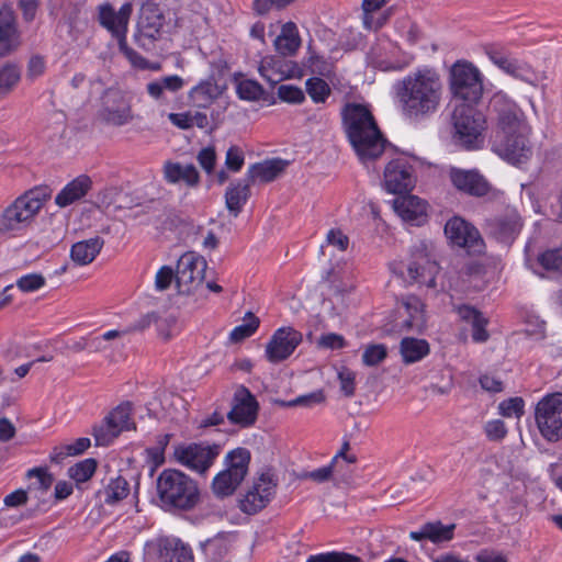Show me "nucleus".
Here are the masks:
<instances>
[{
	"instance_id": "a18cd8bd",
	"label": "nucleus",
	"mask_w": 562,
	"mask_h": 562,
	"mask_svg": "<svg viewBox=\"0 0 562 562\" xmlns=\"http://www.w3.org/2000/svg\"><path fill=\"white\" fill-rule=\"evenodd\" d=\"M20 69L12 64L0 68V93L9 92L20 80Z\"/></svg>"
},
{
	"instance_id": "a211bd4d",
	"label": "nucleus",
	"mask_w": 562,
	"mask_h": 562,
	"mask_svg": "<svg viewBox=\"0 0 562 562\" xmlns=\"http://www.w3.org/2000/svg\"><path fill=\"white\" fill-rule=\"evenodd\" d=\"M425 305L422 300L415 295L403 299L396 311V318L392 325V330L415 331L420 334L426 327Z\"/></svg>"
},
{
	"instance_id": "0e129e2a",
	"label": "nucleus",
	"mask_w": 562,
	"mask_h": 562,
	"mask_svg": "<svg viewBox=\"0 0 562 562\" xmlns=\"http://www.w3.org/2000/svg\"><path fill=\"white\" fill-rule=\"evenodd\" d=\"M196 159L206 173L211 175L214 171L216 164V153L214 147L202 148L199 151Z\"/></svg>"
},
{
	"instance_id": "680f3d73",
	"label": "nucleus",
	"mask_w": 562,
	"mask_h": 562,
	"mask_svg": "<svg viewBox=\"0 0 562 562\" xmlns=\"http://www.w3.org/2000/svg\"><path fill=\"white\" fill-rule=\"evenodd\" d=\"M172 281L176 282V271L169 266H162L156 273L155 288L158 291H165Z\"/></svg>"
},
{
	"instance_id": "a19ab883",
	"label": "nucleus",
	"mask_w": 562,
	"mask_h": 562,
	"mask_svg": "<svg viewBox=\"0 0 562 562\" xmlns=\"http://www.w3.org/2000/svg\"><path fill=\"white\" fill-rule=\"evenodd\" d=\"M128 491L127 481L122 476H117L111 480L110 484L106 486L104 501L108 504L116 503L125 498L128 495Z\"/></svg>"
},
{
	"instance_id": "603ef678",
	"label": "nucleus",
	"mask_w": 562,
	"mask_h": 562,
	"mask_svg": "<svg viewBox=\"0 0 562 562\" xmlns=\"http://www.w3.org/2000/svg\"><path fill=\"white\" fill-rule=\"evenodd\" d=\"M203 549L205 552L213 553L217 558L223 557L229 549L228 536L221 533L212 539H207L203 543Z\"/></svg>"
},
{
	"instance_id": "7ed1b4c3",
	"label": "nucleus",
	"mask_w": 562,
	"mask_h": 562,
	"mask_svg": "<svg viewBox=\"0 0 562 562\" xmlns=\"http://www.w3.org/2000/svg\"><path fill=\"white\" fill-rule=\"evenodd\" d=\"M156 491L161 507L167 510H191L200 502L196 481L180 470H162L156 479Z\"/></svg>"
},
{
	"instance_id": "5fc2aeb1",
	"label": "nucleus",
	"mask_w": 562,
	"mask_h": 562,
	"mask_svg": "<svg viewBox=\"0 0 562 562\" xmlns=\"http://www.w3.org/2000/svg\"><path fill=\"white\" fill-rule=\"evenodd\" d=\"M245 162V155L240 147L233 145L226 151L225 166L232 172H238Z\"/></svg>"
},
{
	"instance_id": "2f4dec72",
	"label": "nucleus",
	"mask_w": 562,
	"mask_h": 562,
	"mask_svg": "<svg viewBox=\"0 0 562 562\" xmlns=\"http://www.w3.org/2000/svg\"><path fill=\"white\" fill-rule=\"evenodd\" d=\"M250 182L245 177L236 182H232L225 192V204L227 210L234 216H237L243 206L250 196Z\"/></svg>"
},
{
	"instance_id": "79ce46f5",
	"label": "nucleus",
	"mask_w": 562,
	"mask_h": 562,
	"mask_svg": "<svg viewBox=\"0 0 562 562\" xmlns=\"http://www.w3.org/2000/svg\"><path fill=\"white\" fill-rule=\"evenodd\" d=\"M97 461L92 458L82 460L68 469V475L78 483L88 481L95 472Z\"/></svg>"
},
{
	"instance_id": "dca6fc26",
	"label": "nucleus",
	"mask_w": 562,
	"mask_h": 562,
	"mask_svg": "<svg viewBox=\"0 0 562 562\" xmlns=\"http://www.w3.org/2000/svg\"><path fill=\"white\" fill-rule=\"evenodd\" d=\"M490 106L492 112L496 115V132L507 133L526 130L522 111L505 93H495L491 99Z\"/></svg>"
},
{
	"instance_id": "39448f33",
	"label": "nucleus",
	"mask_w": 562,
	"mask_h": 562,
	"mask_svg": "<svg viewBox=\"0 0 562 562\" xmlns=\"http://www.w3.org/2000/svg\"><path fill=\"white\" fill-rule=\"evenodd\" d=\"M474 104H457L451 115L454 138L467 149L479 148L483 143L485 117Z\"/></svg>"
},
{
	"instance_id": "4468645a",
	"label": "nucleus",
	"mask_w": 562,
	"mask_h": 562,
	"mask_svg": "<svg viewBox=\"0 0 562 562\" xmlns=\"http://www.w3.org/2000/svg\"><path fill=\"white\" fill-rule=\"evenodd\" d=\"M164 24L165 15L159 4L154 0H146L139 9L135 42L142 47L154 43L160 37Z\"/></svg>"
},
{
	"instance_id": "393cba45",
	"label": "nucleus",
	"mask_w": 562,
	"mask_h": 562,
	"mask_svg": "<svg viewBox=\"0 0 562 562\" xmlns=\"http://www.w3.org/2000/svg\"><path fill=\"white\" fill-rule=\"evenodd\" d=\"M438 271V265L423 252H419L407 266V273L411 281L426 285L427 288L436 286V276Z\"/></svg>"
},
{
	"instance_id": "9b49d317",
	"label": "nucleus",
	"mask_w": 562,
	"mask_h": 562,
	"mask_svg": "<svg viewBox=\"0 0 562 562\" xmlns=\"http://www.w3.org/2000/svg\"><path fill=\"white\" fill-rule=\"evenodd\" d=\"M144 554L149 562H193L191 549L179 539L169 537L148 540Z\"/></svg>"
},
{
	"instance_id": "4d7b16f0",
	"label": "nucleus",
	"mask_w": 562,
	"mask_h": 562,
	"mask_svg": "<svg viewBox=\"0 0 562 562\" xmlns=\"http://www.w3.org/2000/svg\"><path fill=\"white\" fill-rule=\"evenodd\" d=\"M340 472V469H337V461H331L330 464L327 467H323L319 469H316L314 471L305 472L302 477L303 479H310L317 483L326 482L330 479L333 473Z\"/></svg>"
},
{
	"instance_id": "052dcab7",
	"label": "nucleus",
	"mask_w": 562,
	"mask_h": 562,
	"mask_svg": "<svg viewBox=\"0 0 562 562\" xmlns=\"http://www.w3.org/2000/svg\"><path fill=\"white\" fill-rule=\"evenodd\" d=\"M278 97L289 103H301L304 100L302 89L292 85H281L278 88Z\"/></svg>"
},
{
	"instance_id": "6e6d98bb",
	"label": "nucleus",
	"mask_w": 562,
	"mask_h": 562,
	"mask_svg": "<svg viewBox=\"0 0 562 562\" xmlns=\"http://www.w3.org/2000/svg\"><path fill=\"white\" fill-rule=\"evenodd\" d=\"M46 283L45 278L40 273H30L21 277L16 281V286L22 292H34L41 288H43Z\"/></svg>"
},
{
	"instance_id": "4c0bfd02",
	"label": "nucleus",
	"mask_w": 562,
	"mask_h": 562,
	"mask_svg": "<svg viewBox=\"0 0 562 562\" xmlns=\"http://www.w3.org/2000/svg\"><path fill=\"white\" fill-rule=\"evenodd\" d=\"M250 459V451L238 447L226 454L224 459L225 469L245 479L248 474Z\"/></svg>"
},
{
	"instance_id": "c756f323",
	"label": "nucleus",
	"mask_w": 562,
	"mask_h": 562,
	"mask_svg": "<svg viewBox=\"0 0 562 562\" xmlns=\"http://www.w3.org/2000/svg\"><path fill=\"white\" fill-rule=\"evenodd\" d=\"M456 525L445 526L440 520L426 522L418 531H411L409 538L414 541L429 540L434 543L450 541L453 538Z\"/></svg>"
},
{
	"instance_id": "1a4fd4ad",
	"label": "nucleus",
	"mask_w": 562,
	"mask_h": 562,
	"mask_svg": "<svg viewBox=\"0 0 562 562\" xmlns=\"http://www.w3.org/2000/svg\"><path fill=\"white\" fill-rule=\"evenodd\" d=\"M221 450L222 446L220 443L192 442L177 446L173 456L180 464L204 474L213 465Z\"/></svg>"
},
{
	"instance_id": "69168bd1",
	"label": "nucleus",
	"mask_w": 562,
	"mask_h": 562,
	"mask_svg": "<svg viewBox=\"0 0 562 562\" xmlns=\"http://www.w3.org/2000/svg\"><path fill=\"white\" fill-rule=\"evenodd\" d=\"M324 401H325V395H324L323 391H316V392H312L306 395H301V396L296 397L295 400H292V401L285 403V405L289 407L299 406V405L312 406L315 404H319Z\"/></svg>"
},
{
	"instance_id": "7c9ffc66",
	"label": "nucleus",
	"mask_w": 562,
	"mask_h": 562,
	"mask_svg": "<svg viewBox=\"0 0 562 562\" xmlns=\"http://www.w3.org/2000/svg\"><path fill=\"white\" fill-rule=\"evenodd\" d=\"M91 184L92 181L88 176L81 175L77 177L56 195L55 203L59 207H66L81 200L91 189Z\"/></svg>"
},
{
	"instance_id": "a878e982",
	"label": "nucleus",
	"mask_w": 562,
	"mask_h": 562,
	"mask_svg": "<svg viewBox=\"0 0 562 562\" xmlns=\"http://www.w3.org/2000/svg\"><path fill=\"white\" fill-rule=\"evenodd\" d=\"M487 234L496 240L510 244L518 235L521 223L516 214L491 218L486 222Z\"/></svg>"
},
{
	"instance_id": "9d476101",
	"label": "nucleus",
	"mask_w": 562,
	"mask_h": 562,
	"mask_svg": "<svg viewBox=\"0 0 562 562\" xmlns=\"http://www.w3.org/2000/svg\"><path fill=\"white\" fill-rule=\"evenodd\" d=\"M207 263L206 260L195 254H183L176 269V285L180 294L189 295L193 293L203 282Z\"/></svg>"
},
{
	"instance_id": "338daca9",
	"label": "nucleus",
	"mask_w": 562,
	"mask_h": 562,
	"mask_svg": "<svg viewBox=\"0 0 562 562\" xmlns=\"http://www.w3.org/2000/svg\"><path fill=\"white\" fill-rule=\"evenodd\" d=\"M46 63L44 57L34 55L27 63L26 76L30 79H36L45 72Z\"/></svg>"
},
{
	"instance_id": "c03bdc74",
	"label": "nucleus",
	"mask_w": 562,
	"mask_h": 562,
	"mask_svg": "<svg viewBox=\"0 0 562 562\" xmlns=\"http://www.w3.org/2000/svg\"><path fill=\"white\" fill-rule=\"evenodd\" d=\"M263 88L255 80L245 79L237 85V94L247 101H257L263 94Z\"/></svg>"
},
{
	"instance_id": "5701e85b",
	"label": "nucleus",
	"mask_w": 562,
	"mask_h": 562,
	"mask_svg": "<svg viewBox=\"0 0 562 562\" xmlns=\"http://www.w3.org/2000/svg\"><path fill=\"white\" fill-rule=\"evenodd\" d=\"M449 176L452 184L467 194L483 196L490 190L487 181L477 171L452 168Z\"/></svg>"
},
{
	"instance_id": "c9c22d12",
	"label": "nucleus",
	"mask_w": 562,
	"mask_h": 562,
	"mask_svg": "<svg viewBox=\"0 0 562 562\" xmlns=\"http://www.w3.org/2000/svg\"><path fill=\"white\" fill-rule=\"evenodd\" d=\"M301 45V38L297 33V27L293 22H286L280 35L274 40V46L278 53L283 56L294 55Z\"/></svg>"
},
{
	"instance_id": "09e8293b",
	"label": "nucleus",
	"mask_w": 562,
	"mask_h": 562,
	"mask_svg": "<svg viewBox=\"0 0 562 562\" xmlns=\"http://www.w3.org/2000/svg\"><path fill=\"white\" fill-rule=\"evenodd\" d=\"M26 476L29 479L36 477V482L30 485V490H37L41 492H47L53 482L54 477L50 473H48L46 470L41 468H34L27 471Z\"/></svg>"
},
{
	"instance_id": "f8f14e48",
	"label": "nucleus",
	"mask_w": 562,
	"mask_h": 562,
	"mask_svg": "<svg viewBox=\"0 0 562 562\" xmlns=\"http://www.w3.org/2000/svg\"><path fill=\"white\" fill-rule=\"evenodd\" d=\"M445 235L453 246L465 249L469 255H482L485 250L480 232L462 217L450 218L445 225Z\"/></svg>"
},
{
	"instance_id": "72a5a7b5",
	"label": "nucleus",
	"mask_w": 562,
	"mask_h": 562,
	"mask_svg": "<svg viewBox=\"0 0 562 562\" xmlns=\"http://www.w3.org/2000/svg\"><path fill=\"white\" fill-rule=\"evenodd\" d=\"M460 318L472 326V338L476 342H484L488 339L490 335L486 330L487 319L476 308L462 305L458 308Z\"/></svg>"
},
{
	"instance_id": "49530a36",
	"label": "nucleus",
	"mask_w": 562,
	"mask_h": 562,
	"mask_svg": "<svg viewBox=\"0 0 562 562\" xmlns=\"http://www.w3.org/2000/svg\"><path fill=\"white\" fill-rule=\"evenodd\" d=\"M387 357V348L383 344H372L366 347L362 362L367 367H374Z\"/></svg>"
},
{
	"instance_id": "20e7f679",
	"label": "nucleus",
	"mask_w": 562,
	"mask_h": 562,
	"mask_svg": "<svg viewBox=\"0 0 562 562\" xmlns=\"http://www.w3.org/2000/svg\"><path fill=\"white\" fill-rule=\"evenodd\" d=\"M52 192L48 186H41L16 198L0 214V235H13L30 226Z\"/></svg>"
},
{
	"instance_id": "de8ad7c7",
	"label": "nucleus",
	"mask_w": 562,
	"mask_h": 562,
	"mask_svg": "<svg viewBox=\"0 0 562 562\" xmlns=\"http://www.w3.org/2000/svg\"><path fill=\"white\" fill-rule=\"evenodd\" d=\"M306 562H363L359 557L340 551L310 555Z\"/></svg>"
},
{
	"instance_id": "aec40b11",
	"label": "nucleus",
	"mask_w": 562,
	"mask_h": 562,
	"mask_svg": "<svg viewBox=\"0 0 562 562\" xmlns=\"http://www.w3.org/2000/svg\"><path fill=\"white\" fill-rule=\"evenodd\" d=\"M276 487L273 475L269 472L262 473L239 501L240 510L248 515L257 514L268 505Z\"/></svg>"
},
{
	"instance_id": "f704fd0d",
	"label": "nucleus",
	"mask_w": 562,
	"mask_h": 562,
	"mask_svg": "<svg viewBox=\"0 0 562 562\" xmlns=\"http://www.w3.org/2000/svg\"><path fill=\"white\" fill-rule=\"evenodd\" d=\"M429 352L430 346L426 339L404 337L400 342V353L405 364L418 362Z\"/></svg>"
},
{
	"instance_id": "2eb2a0df",
	"label": "nucleus",
	"mask_w": 562,
	"mask_h": 562,
	"mask_svg": "<svg viewBox=\"0 0 562 562\" xmlns=\"http://www.w3.org/2000/svg\"><path fill=\"white\" fill-rule=\"evenodd\" d=\"M524 132H495L493 150L512 164L526 161L531 156V148Z\"/></svg>"
},
{
	"instance_id": "b1692460",
	"label": "nucleus",
	"mask_w": 562,
	"mask_h": 562,
	"mask_svg": "<svg viewBox=\"0 0 562 562\" xmlns=\"http://www.w3.org/2000/svg\"><path fill=\"white\" fill-rule=\"evenodd\" d=\"M19 45L14 12L9 7H2L0 9V57L11 54Z\"/></svg>"
},
{
	"instance_id": "c85d7f7f",
	"label": "nucleus",
	"mask_w": 562,
	"mask_h": 562,
	"mask_svg": "<svg viewBox=\"0 0 562 562\" xmlns=\"http://www.w3.org/2000/svg\"><path fill=\"white\" fill-rule=\"evenodd\" d=\"M486 54L490 59L506 74L530 85H535V74L527 67L520 65L517 60L510 59L503 52L495 48H488Z\"/></svg>"
},
{
	"instance_id": "58836bf2",
	"label": "nucleus",
	"mask_w": 562,
	"mask_h": 562,
	"mask_svg": "<svg viewBox=\"0 0 562 562\" xmlns=\"http://www.w3.org/2000/svg\"><path fill=\"white\" fill-rule=\"evenodd\" d=\"M220 91L216 83L204 81L194 87L190 92V98L199 108H205L217 98Z\"/></svg>"
},
{
	"instance_id": "3c124183",
	"label": "nucleus",
	"mask_w": 562,
	"mask_h": 562,
	"mask_svg": "<svg viewBox=\"0 0 562 562\" xmlns=\"http://www.w3.org/2000/svg\"><path fill=\"white\" fill-rule=\"evenodd\" d=\"M538 261L548 271L562 272V249L547 250L538 257Z\"/></svg>"
},
{
	"instance_id": "bf43d9fd",
	"label": "nucleus",
	"mask_w": 562,
	"mask_h": 562,
	"mask_svg": "<svg viewBox=\"0 0 562 562\" xmlns=\"http://www.w3.org/2000/svg\"><path fill=\"white\" fill-rule=\"evenodd\" d=\"M484 431L491 441H502L507 435V428L501 419L487 422L484 426Z\"/></svg>"
},
{
	"instance_id": "37998d69",
	"label": "nucleus",
	"mask_w": 562,
	"mask_h": 562,
	"mask_svg": "<svg viewBox=\"0 0 562 562\" xmlns=\"http://www.w3.org/2000/svg\"><path fill=\"white\" fill-rule=\"evenodd\" d=\"M306 91L314 102H324L330 93L327 82L318 77L310 78L306 81Z\"/></svg>"
},
{
	"instance_id": "473e14b6",
	"label": "nucleus",
	"mask_w": 562,
	"mask_h": 562,
	"mask_svg": "<svg viewBox=\"0 0 562 562\" xmlns=\"http://www.w3.org/2000/svg\"><path fill=\"white\" fill-rule=\"evenodd\" d=\"M103 245L104 240L99 236L77 241L71 246L70 258L79 266L89 265L100 254Z\"/></svg>"
},
{
	"instance_id": "bb28decb",
	"label": "nucleus",
	"mask_w": 562,
	"mask_h": 562,
	"mask_svg": "<svg viewBox=\"0 0 562 562\" xmlns=\"http://www.w3.org/2000/svg\"><path fill=\"white\" fill-rule=\"evenodd\" d=\"M393 209L405 222H416L420 224L426 216V202L412 194L395 198Z\"/></svg>"
},
{
	"instance_id": "ddd939ff",
	"label": "nucleus",
	"mask_w": 562,
	"mask_h": 562,
	"mask_svg": "<svg viewBox=\"0 0 562 562\" xmlns=\"http://www.w3.org/2000/svg\"><path fill=\"white\" fill-rule=\"evenodd\" d=\"M100 117L113 126H123L134 120L130 97L119 89L110 88L101 98Z\"/></svg>"
},
{
	"instance_id": "cd10ccee",
	"label": "nucleus",
	"mask_w": 562,
	"mask_h": 562,
	"mask_svg": "<svg viewBox=\"0 0 562 562\" xmlns=\"http://www.w3.org/2000/svg\"><path fill=\"white\" fill-rule=\"evenodd\" d=\"M289 162L281 158L268 159L257 162L248 168L246 178L250 183L256 181L267 183L276 180L286 168Z\"/></svg>"
},
{
	"instance_id": "e2e57ef3",
	"label": "nucleus",
	"mask_w": 562,
	"mask_h": 562,
	"mask_svg": "<svg viewBox=\"0 0 562 562\" xmlns=\"http://www.w3.org/2000/svg\"><path fill=\"white\" fill-rule=\"evenodd\" d=\"M119 48L120 52L124 54V56L134 67L143 70L147 69V67H150V63L145 57H143L133 48L128 47L126 40L124 41V44L119 45Z\"/></svg>"
},
{
	"instance_id": "f3484780",
	"label": "nucleus",
	"mask_w": 562,
	"mask_h": 562,
	"mask_svg": "<svg viewBox=\"0 0 562 562\" xmlns=\"http://www.w3.org/2000/svg\"><path fill=\"white\" fill-rule=\"evenodd\" d=\"M303 340L301 331L291 326L278 328L266 346V358L271 363H280L292 356Z\"/></svg>"
},
{
	"instance_id": "ea45409f",
	"label": "nucleus",
	"mask_w": 562,
	"mask_h": 562,
	"mask_svg": "<svg viewBox=\"0 0 562 562\" xmlns=\"http://www.w3.org/2000/svg\"><path fill=\"white\" fill-rule=\"evenodd\" d=\"M259 324L260 319L252 312H247L244 317V323L232 330L229 335L231 341L239 342L250 337L257 330Z\"/></svg>"
},
{
	"instance_id": "f03ea898",
	"label": "nucleus",
	"mask_w": 562,
	"mask_h": 562,
	"mask_svg": "<svg viewBox=\"0 0 562 562\" xmlns=\"http://www.w3.org/2000/svg\"><path fill=\"white\" fill-rule=\"evenodd\" d=\"M344 132L363 162L379 158L386 139L380 131L370 109L360 103H346L341 109Z\"/></svg>"
},
{
	"instance_id": "774afa93",
	"label": "nucleus",
	"mask_w": 562,
	"mask_h": 562,
	"mask_svg": "<svg viewBox=\"0 0 562 562\" xmlns=\"http://www.w3.org/2000/svg\"><path fill=\"white\" fill-rule=\"evenodd\" d=\"M318 347L326 349H341L345 347L346 341L341 335L329 333L321 336L317 342Z\"/></svg>"
},
{
	"instance_id": "6e6552de",
	"label": "nucleus",
	"mask_w": 562,
	"mask_h": 562,
	"mask_svg": "<svg viewBox=\"0 0 562 562\" xmlns=\"http://www.w3.org/2000/svg\"><path fill=\"white\" fill-rule=\"evenodd\" d=\"M132 405L130 402L121 403L113 408L102 420L92 428L95 446L106 447L123 431L135 429L131 420Z\"/></svg>"
},
{
	"instance_id": "412c9836",
	"label": "nucleus",
	"mask_w": 562,
	"mask_h": 562,
	"mask_svg": "<svg viewBox=\"0 0 562 562\" xmlns=\"http://www.w3.org/2000/svg\"><path fill=\"white\" fill-rule=\"evenodd\" d=\"M259 405L256 397L245 386H239L233 397V407L227 413L232 424L249 427L257 420Z\"/></svg>"
},
{
	"instance_id": "0eeeda50",
	"label": "nucleus",
	"mask_w": 562,
	"mask_h": 562,
	"mask_svg": "<svg viewBox=\"0 0 562 562\" xmlns=\"http://www.w3.org/2000/svg\"><path fill=\"white\" fill-rule=\"evenodd\" d=\"M535 419L546 440L557 442L562 439V393L542 397L536 405Z\"/></svg>"
},
{
	"instance_id": "864d4df0",
	"label": "nucleus",
	"mask_w": 562,
	"mask_h": 562,
	"mask_svg": "<svg viewBox=\"0 0 562 562\" xmlns=\"http://www.w3.org/2000/svg\"><path fill=\"white\" fill-rule=\"evenodd\" d=\"M524 400L521 397H512L503 401L498 405V409L502 416L504 417H517L524 415Z\"/></svg>"
},
{
	"instance_id": "8fccbe9b",
	"label": "nucleus",
	"mask_w": 562,
	"mask_h": 562,
	"mask_svg": "<svg viewBox=\"0 0 562 562\" xmlns=\"http://www.w3.org/2000/svg\"><path fill=\"white\" fill-rule=\"evenodd\" d=\"M295 0H254L251 9L259 16L267 15L271 10H282Z\"/></svg>"
},
{
	"instance_id": "423d86ee",
	"label": "nucleus",
	"mask_w": 562,
	"mask_h": 562,
	"mask_svg": "<svg viewBox=\"0 0 562 562\" xmlns=\"http://www.w3.org/2000/svg\"><path fill=\"white\" fill-rule=\"evenodd\" d=\"M450 91L461 104H476L483 94V83L477 68L457 63L450 72Z\"/></svg>"
},
{
	"instance_id": "f257e3e1",
	"label": "nucleus",
	"mask_w": 562,
	"mask_h": 562,
	"mask_svg": "<svg viewBox=\"0 0 562 562\" xmlns=\"http://www.w3.org/2000/svg\"><path fill=\"white\" fill-rule=\"evenodd\" d=\"M394 95L402 115L422 122L438 112L443 94L440 76L428 68L408 74L394 85Z\"/></svg>"
},
{
	"instance_id": "4be33fe9",
	"label": "nucleus",
	"mask_w": 562,
	"mask_h": 562,
	"mask_svg": "<svg viewBox=\"0 0 562 562\" xmlns=\"http://www.w3.org/2000/svg\"><path fill=\"white\" fill-rule=\"evenodd\" d=\"M384 184L391 193L407 194L415 186L412 166L404 159L390 161L384 170Z\"/></svg>"
},
{
	"instance_id": "e433bc0d",
	"label": "nucleus",
	"mask_w": 562,
	"mask_h": 562,
	"mask_svg": "<svg viewBox=\"0 0 562 562\" xmlns=\"http://www.w3.org/2000/svg\"><path fill=\"white\" fill-rule=\"evenodd\" d=\"M244 480L245 479L240 475L224 469L214 476L212 481V492L218 498L231 496Z\"/></svg>"
},
{
	"instance_id": "6ab92c4d",
	"label": "nucleus",
	"mask_w": 562,
	"mask_h": 562,
	"mask_svg": "<svg viewBox=\"0 0 562 562\" xmlns=\"http://www.w3.org/2000/svg\"><path fill=\"white\" fill-rule=\"evenodd\" d=\"M133 12L131 2L124 3L119 11H115L112 4L103 3L98 8V22L117 41V44H124L127 34V26Z\"/></svg>"
},
{
	"instance_id": "13d9d810",
	"label": "nucleus",
	"mask_w": 562,
	"mask_h": 562,
	"mask_svg": "<svg viewBox=\"0 0 562 562\" xmlns=\"http://www.w3.org/2000/svg\"><path fill=\"white\" fill-rule=\"evenodd\" d=\"M338 380L340 384V391L345 396L350 397L355 394L356 391V374L348 368H342L338 372Z\"/></svg>"
}]
</instances>
